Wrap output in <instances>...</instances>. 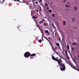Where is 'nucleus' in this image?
<instances>
[{
    "label": "nucleus",
    "instance_id": "f257e3e1",
    "mask_svg": "<svg viewBox=\"0 0 79 79\" xmlns=\"http://www.w3.org/2000/svg\"><path fill=\"white\" fill-rule=\"evenodd\" d=\"M52 58L53 60H55L56 61H57L58 62V64H60V69L62 71H65V69H66V67H65V65L64 64H62V60H61L58 59H56L55 57L54 56H52Z\"/></svg>",
    "mask_w": 79,
    "mask_h": 79
},
{
    "label": "nucleus",
    "instance_id": "f03ea898",
    "mask_svg": "<svg viewBox=\"0 0 79 79\" xmlns=\"http://www.w3.org/2000/svg\"><path fill=\"white\" fill-rule=\"evenodd\" d=\"M66 63H67V64H69L70 66L72 68H73L74 69H75V70H77V71H79V69L76 68V67L73 66V64H71V63L70 62H69V61H67L66 60Z\"/></svg>",
    "mask_w": 79,
    "mask_h": 79
},
{
    "label": "nucleus",
    "instance_id": "7ed1b4c3",
    "mask_svg": "<svg viewBox=\"0 0 79 79\" xmlns=\"http://www.w3.org/2000/svg\"><path fill=\"white\" fill-rule=\"evenodd\" d=\"M24 55L25 58H29L31 56V53L29 52H25Z\"/></svg>",
    "mask_w": 79,
    "mask_h": 79
},
{
    "label": "nucleus",
    "instance_id": "20e7f679",
    "mask_svg": "<svg viewBox=\"0 0 79 79\" xmlns=\"http://www.w3.org/2000/svg\"><path fill=\"white\" fill-rule=\"evenodd\" d=\"M50 45H51V46L52 47V50H53V51H54L55 52V48H53V45H52V43H50Z\"/></svg>",
    "mask_w": 79,
    "mask_h": 79
},
{
    "label": "nucleus",
    "instance_id": "39448f33",
    "mask_svg": "<svg viewBox=\"0 0 79 79\" xmlns=\"http://www.w3.org/2000/svg\"><path fill=\"white\" fill-rule=\"evenodd\" d=\"M36 55V54L33 53L31 54H30V56H35Z\"/></svg>",
    "mask_w": 79,
    "mask_h": 79
},
{
    "label": "nucleus",
    "instance_id": "423d86ee",
    "mask_svg": "<svg viewBox=\"0 0 79 79\" xmlns=\"http://www.w3.org/2000/svg\"><path fill=\"white\" fill-rule=\"evenodd\" d=\"M42 40H38V41L40 43H41V42H42V41H44V40H43V38H44V37H42Z\"/></svg>",
    "mask_w": 79,
    "mask_h": 79
},
{
    "label": "nucleus",
    "instance_id": "0eeeda50",
    "mask_svg": "<svg viewBox=\"0 0 79 79\" xmlns=\"http://www.w3.org/2000/svg\"><path fill=\"white\" fill-rule=\"evenodd\" d=\"M44 38L45 39H46V40H47L48 41V42L50 43H50H51V42H50V41H49V40H48V38H47L46 37H44Z\"/></svg>",
    "mask_w": 79,
    "mask_h": 79
},
{
    "label": "nucleus",
    "instance_id": "6e6552de",
    "mask_svg": "<svg viewBox=\"0 0 79 79\" xmlns=\"http://www.w3.org/2000/svg\"><path fill=\"white\" fill-rule=\"evenodd\" d=\"M63 24L64 26H65V25H66V21H63Z\"/></svg>",
    "mask_w": 79,
    "mask_h": 79
},
{
    "label": "nucleus",
    "instance_id": "1a4fd4ad",
    "mask_svg": "<svg viewBox=\"0 0 79 79\" xmlns=\"http://www.w3.org/2000/svg\"><path fill=\"white\" fill-rule=\"evenodd\" d=\"M59 56L61 58H62V59H64V57H63V56H60V55H59Z\"/></svg>",
    "mask_w": 79,
    "mask_h": 79
},
{
    "label": "nucleus",
    "instance_id": "9d476101",
    "mask_svg": "<svg viewBox=\"0 0 79 79\" xmlns=\"http://www.w3.org/2000/svg\"><path fill=\"white\" fill-rule=\"evenodd\" d=\"M56 46H60V44H59L58 43H56Z\"/></svg>",
    "mask_w": 79,
    "mask_h": 79
},
{
    "label": "nucleus",
    "instance_id": "9b49d317",
    "mask_svg": "<svg viewBox=\"0 0 79 79\" xmlns=\"http://www.w3.org/2000/svg\"><path fill=\"white\" fill-rule=\"evenodd\" d=\"M45 33H48V30H45Z\"/></svg>",
    "mask_w": 79,
    "mask_h": 79
},
{
    "label": "nucleus",
    "instance_id": "f8f14e48",
    "mask_svg": "<svg viewBox=\"0 0 79 79\" xmlns=\"http://www.w3.org/2000/svg\"><path fill=\"white\" fill-rule=\"evenodd\" d=\"M74 10H75V11H76V10H77V7H75L74 8Z\"/></svg>",
    "mask_w": 79,
    "mask_h": 79
},
{
    "label": "nucleus",
    "instance_id": "ddd939ff",
    "mask_svg": "<svg viewBox=\"0 0 79 79\" xmlns=\"http://www.w3.org/2000/svg\"><path fill=\"white\" fill-rule=\"evenodd\" d=\"M33 17L34 18H35V19H37V16L35 17V16H33Z\"/></svg>",
    "mask_w": 79,
    "mask_h": 79
},
{
    "label": "nucleus",
    "instance_id": "4468645a",
    "mask_svg": "<svg viewBox=\"0 0 79 79\" xmlns=\"http://www.w3.org/2000/svg\"><path fill=\"white\" fill-rule=\"evenodd\" d=\"M65 6H66V7H68L69 8L70 7V6L68 5H66Z\"/></svg>",
    "mask_w": 79,
    "mask_h": 79
},
{
    "label": "nucleus",
    "instance_id": "2eb2a0df",
    "mask_svg": "<svg viewBox=\"0 0 79 79\" xmlns=\"http://www.w3.org/2000/svg\"><path fill=\"white\" fill-rule=\"evenodd\" d=\"M48 11H49V13H51V12H52V10H49Z\"/></svg>",
    "mask_w": 79,
    "mask_h": 79
},
{
    "label": "nucleus",
    "instance_id": "dca6fc26",
    "mask_svg": "<svg viewBox=\"0 0 79 79\" xmlns=\"http://www.w3.org/2000/svg\"><path fill=\"white\" fill-rule=\"evenodd\" d=\"M67 48L68 49H69V45H68L67 46Z\"/></svg>",
    "mask_w": 79,
    "mask_h": 79
},
{
    "label": "nucleus",
    "instance_id": "f3484780",
    "mask_svg": "<svg viewBox=\"0 0 79 79\" xmlns=\"http://www.w3.org/2000/svg\"><path fill=\"white\" fill-rule=\"evenodd\" d=\"M41 33L42 34V36H43V35H44V32H43V31H41Z\"/></svg>",
    "mask_w": 79,
    "mask_h": 79
},
{
    "label": "nucleus",
    "instance_id": "a211bd4d",
    "mask_svg": "<svg viewBox=\"0 0 79 79\" xmlns=\"http://www.w3.org/2000/svg\"><path fill=\"white\" fill-rule=\"evenodd\" d=\"M76 44V43H74L73 44H72V45H75Z\"/></svg>",
    "mask_w": 79,
    "mask_h": 79
},
{
    "label": "nucleus",
    "instance_id": "6ab92c4d",
    "mask_svg": "<svg viewBox=\"0 0 79 79\" xmlns=\"http://www.w3.org/2000/svg\"><path fill=\"white\" fill-rule=\"evenodd\" d=\"M72 50L73 51H74V47H72Z\"/></svg>",
    "mask_w": 79,
    "mask_h": 79
},
{
    "label": "nucleus",
    "instance_id": "aec40b11",
    "mask_svg": "<svg viewBox=\"0 0 79 79\" xmlns=\"http://www.w3.org/2000/svg\"><path fill=\"white\" fill-rule=\"evenodd\" d=\"M52 16L53 17H55V14H53L52 15Z\"/></svg>",
    "mask_w": 79,
    "mask_h": 79
},
{
    "label": "nucleus",
    "instance_id": "412c9836",
    "mask_svg": "<svg viewBox=\"0 0 79 79\" xmlns=\"http://www.w3.org/2000/svg\"><path fill=\"white\" fill-rule=\"evenodd\" d=\"M77 55H79V52L78 51L77 52Z\"/></svg>",
    "mask_w": 79,
    "mask_h": 79
},
{
    "label": "nucleus",
    "instance_id": "4be33fe9",
    "mask_svg": "<svg viewBox=\"0 0 79 79\" xmlns=\"http://www.w3.org/2000/svg\"><path fill=\"white\" fill-rule=\"evenodd\" d=\"M48 4H47V3H46L45 6H48Z\"/></svg>",
    "mask_w": 79,
    "mask_h": 79
},
{
    "label": "nucleus",
    "instance_id": "5701e85b",
    "mask_svg": "<svg viewBox=\"0 0 79 79\" xmlns=\"http://www.w3.org/2000/svg\"><path fill=\"white\" fill-rule=\"evenodd\" d=\"M58 40H59V41H60H60H61V39H60V38L58 39Z\"/></svg>",
    "mask_w": 79,
    "mask_h": 79
},
{
    "label": "nucleus",
    "instance_id": "b1692460",
    "mask_svg": "<svg viewBox=\"0 0 79 79\" xmlns=\"http://www.w3.org/2000/svg\"><path fill=\"white\" fill-rule=\"evenodd\" d=\"M44 26H47V24H46V23H44Z\"/></svg>",
    "mask_w": 79,
    "mask_h": 79
},
{
    "label": "nucleus",
    "instance_id": "393cba45",
    "mask_svg": "<svg viewBox=\"0 0 79 79\" xmlns=\"http://www.w3.org/2000/svg\"><path fill=\"white\" fill-rule=\"evenodd\" d=\"M56 54H57V55H60L58 54V52H56Z\"/></svg>",
    "mask_w": 79,
    "mask_h": 79
},
{
    "label": "nucleus",
    "instance_id": "a878e982",
    "mask_svg": "<svg viewBox=\"0 0 79 79\" xmlns=\"http://www.w3.org/2000/svg\"><path fill=\"white\" fill-rule=\"evenodd\" d=\"M65 54H66V55H67V52L66 51H65Z\"/></svg>",
    "mask_w": 79,
    "mask_h": 79
},
{
    "label": "nucleus",
    "instance_id": "bb28decb",
    "mask_svg": "<svg viewBox=\"0 0 79 79\" xmlns=\"http://www.w3.org/2000/svg\"><path fill=\"white\" fill-rule=\"evenodd\" d=\"M72 21H74V19L73 18V19H72Z\"/></svg>",
    "mask_w": 79,
    "mask_h": 79
},
{
    "label": "nucleus",
    "instance_id": "cd10ccee",
    "mask_svg": "<svg viewBox=\"0 0 79 79\" xmlns=\"http://www.w3.org/2000/svg\"><path fill=\"white\" fill-rule=\"evenodd\" d=\"M67 58H68V59H70V57H69L67 56Z\"/></svg>",
    "mask_w": 79,
    "mask_h": 79
},
{
    "label": "nucleus",
    "instance_id": "c85d7f7f",
    "mask_svg": "<svg viewBox=\"0 0 79 79\" xmlns=\"http://www.w3.org/2000/svg\"><path fill=\"white\" fill-rule=\"evenodd\" d=\"M30 59H33V57L31 56V57H30Z\"/></svg>",
    "mask_w": 79,
    "mask_h": 79
},
{
    "label": "nucleus",
    "instance_id": "c756f323",
    "mask_svg": "<svg viewBox=\"0 0 79 79\" xmlns=\"http://www.w3.org/2000/svg\"><path fill=\"white\" fill-rule=\"evenodd\" d=\"M17 2H19V3H21V2H20V1H19V0H17Z\"/></svg>",
    "mask_w": 79,
    "mask_h": 79
},
{
    "label": "nucleus",
    "instance_id": "7c9ffc66",
    "mask_svg": "<svg viewBox=\"0 0 79 79\" xmlns=\"http://www.w3.org/2000/svg\"><path fill=\"white\" fill-rule=\"evenodd\" d=\"M47 9L48 10V9H49V7L47 6Z\"/></svg>",
    "mask_w": 79,
    "mask_h": 79
},
{
    "label": "nucleus",
    "instance_id": "2f4dec72",
    "mask_svg": "<svg viewBox=\"0 0 79 79\" xmlns=\"http://www.w3.org/2000/svg\"><path fill=\"white\" fill-rule=\"evenodd\" d=\"M4 2V1H2V2L1 3V4H3V2Z\"/></svg>",
    "mask_w": 79,
    "mask_h": 79
},
{
    "label": "nucleus",
    "instance_id": "473e14b6",
    "mask_svg": "<svg viewBox=\"0 0 79 79\" xmlns=\"http://www.w3.org/2000/svg\"><path fill=\"white\" fill-rule=\"evenodd\" d=\"M41 9H42V8H40V11H42Z\"/></svg>",
    "mask_w": 79,
    "mask_h": 79
},
{
    "label": "nucleus",
    "instance_id": "72a5a7b5",
    "mask_svg": "<svg viewBox=\"0 0 79 79\" xmlns=\"http://www.w3.org/2000/svg\"><path fill=\"white\" fill-rule=\"evenodd\" d=\"M66 1V0H65L63 2V3H64V2H65Z\"/></svg>",
    "mask_w": 79,
    "mask_h": 79
},
{
    "label": "nucleus",
    "instance_id": "f704fd0d",
    "mask_svg": "<svg viewBox=\"0 0 79 79\" xmlns=\"http://www.w3.org/2000/svg\"><path fill=\"white\" fill-rule=\"evenodd\" d=\"M35 3H36V4H38V2H35Z\"/></svg>",
    "mask_w": 79,
    "mask_h": 79
},
{
    "label": "nucleus",
    "instance_id": "c9c22d12",
    "mask_svg": "<svg viewBox=\"0 0 79 79\" xmlns=\"http://www.w3.org/2000/svg\"><path fill=\"white\" fill-rule=\"evenodd\" d=\"M48 39H51V37H49V38H48Z\"/></svg>",
    "mask_w": 79,
    "mask_h": 79
},
{
    "label": "nucleus",
    "instance_id": "e433bc0d",
    "mask_svg": "<svg viewBox=\"0 0 79 79\" xmlns=\"http://www.w3.org/2000/svg\"><path fill=\"white\" fill-rule=\"evenodd\" d=\"M44 20H43L41 21L42 23H43L44 22Z\"/></svg>",
    "mask_w": 79,
    "mask_h": 79
},
{
    "label": "nucleus",
    "instance_id": "4c0bfd02",
    "mask_svg": "<svg viewBox=\"0 0 79 79\" xmlns=\"http://www.w3.org/2000/svg\"><path fill=\"white\" fill-rule=\"evenodd\" d=\"M52 34L53 35H54V32H53V33Z\"/></svg>",
    "mask_w": 79,
    "mask_h": 79
},
{
    "label": "nucleus",
    "instance_id": "58836bf2",
    "mask_svg": "<svg viewBox=\"0 0 79 79\" xmlns=\"http://www.w3.org/2000/svg\"><path fill=\"white\" fill-rule=\"evenodd\" d=\"M34 0H31L32 2H34Z\"/></svg>",
    "mask_w": 79,
    "mask_h": 79
},
{
    "label": "nucleus",
    "instance_id": "ea45409f",
    "mask_svg": "<svg viewBox=\"0 0 79 79\" xmlns=\"http://www.w3.org/2000/svg\"><path fill=\"white\" fill-rule=\"evenodd\" d=\"M26 2H22L21 3H25Z\"/></svg>",
    "mask_w": 79,
    "mask_h": 79
},
{
    "label": "nucleus",
    "instance_id": "a19ab883",
    "mask_svg": "<svg viewBox=\"0 0 79 79\" xmlns=\"http://www.w3.org/2000/svg\"><path fill=\"white\" fill-rule=\"evenodd\" d=\"M26 4H27V5H28V2L27 3H26Z\"/></svg>",
    "mask_w": 79,
    "mask_h": 79
},
{
    "label": "nucleus",
    "instance_id": "79ce46f5",
    "mask_svg": "<svg viewBox=\"0 0 79 79\" xmlns=\"http://www.w3.org/2000/svg\"><path fill=\"white\" fill-rule=\"evenodd\" d=\"M49 34H50V33H48V35H49Z\"/></svg>",
    "mask_w": 79,
    "mask_h": 79
},
{
    "label": "nucleus",
    "instance_id": "37998d69",
    "mask_svg": "<svg viewBox=\"0 0 79 79\" xmlns=\"http://www.w3.org/2000/svg\"><path fill=\"white\" fill-rule=\"evenodd\" d=\"M43 37H44V38H45V36L44 35H43Z\"/></svg>",
    "mask_w": 79,
    "mask_h": 79
},
{
    "label": "nucleus",
    "instance_id": "c03bdc74",
    "mask_svg": "<svg viewBox=\"0 0 79 79\" xmlns=\"http://www.w3.org/2000/svg\"><path fill=\"white\" fill-rule=\"evenodd\" d=\"M36 11H37V12H39V11H38V10H36Z\"/></svg>",
    "mask_w": 79,
    "mask_h": 79
},
{
    "label": "nucleus",
    "instance_id": "a18cd8bd",
    "mask_svg": "<svg viewBox=\"0 0 79 79\" xmlns=\"http://www.w3.org/2000/svg\"><path fill=\"white\" fill-rule=\"evenodd\" d=\"M55 35H56V33H55Z\"/></svg>",
    "mask_w": 79,
    "mask_h": 79
},
{
    "label": "nucleus",
    "instance_id": "49530a36",
    "mask_svg": "<svg viewBox=\"0 0 79 79\" xmlns=\"http://www.w3.org/2000/svg\"><path fill=\"white\" fill-rule=\"evenodd\" d=\"M77 56H78V58H79V55H77Z\"/></svg>",
    "mask_w": 79,
    "mask_h": 79
},
{
    "label": "nucleus",
    "instance_id": "de8ad7c7",
    "mask_svg": "<svg viewBox=\"0 0 79 79\" xmlns=\"http://www.w3.org/2000/svg\"><path fill=\"white\" fill-rule=\"evenodd\" d=\"M74 28H75V29H77V28L76 27H74Z\"/></svg>",
    "mask_w": 79,
    "mask_h": 79
},
{
    "label": "nucleus",
    "instance_id": "09e8293b",
    "mask_svg": "<svg viewBox=\"0 0 79 79\" xmlns=\"http://www.w3.org/2000/svg\"><path fill=\"white\" fill-rule=\"evenodd\" d=\"M51 4H52V3H53V2H51Z\"/></svg>",
    "mask_w": 79,
    "mask_h": 79
},
{
    "label": "nucleus",
    "instance_id": "8fccbe9b",
    "mask_svg": "<svg viewBox=\"0 0 79 79\" xmlns=\"http://www.w3.org/2000/svg\"><path fill=\"white\" fill-rule=\"evenodd\" d=\"M40 23H41V21L40 22Z\"/></svg>",
    "mask_w": 79,
    "mask_h": 79
},
{
    "label": "nucleus",
    "instance_id": "3c124183",
    "mask_svg": "<svg viewBox=\"0 0 79 79\" xmlns=\"http://www.w3.org/2000/svg\"><path fill=\"white\" fill-rule=\"evenodd\" d=\"M40 2H42V0H40Z\"/></svg>",
    "mask_w": 79,
    "mask_h": 79
},
{
    "label": "nucleus",
    "instance_id": "603ef678",
    "mask_svg": "<svg viewBox=\"0 0 79 79\" xmlns=\"http://www.w3.org/2000/svg\"><path fill=\"white\" fill-rule=\"evenodd\" d=\"M28 6H29V7H30V6H29V5L28 4Z\"/></svg>",
    "mask_w": 79,
    "mask_h": 79
},
{
    "label": "nucleus",
    "instance_id": "864d4df0",
    "mask_svg": "<svg viewBox=\"0 0 79 79\" xmlns=\"http://www.w3.org/2000/svg\"><path fill=\"white\" fill-rule=\"evenodd\" d=\"M40 8H41V7L40 6Z\"/></svg>",
    "mask_w": 79,
    "mask_h": 79
},
{
    "label": "nucleus",
    "instance_id": "5fc2aeb1",
    "mask_svg": "<svg viewBox=\"0 0 79 79\" xmlns=\"http://www.w3.org/2000/svg\"><path fill=\"white\" fill-rule=\"evenodd\" d=\"M57 58H58V57H56V59H57Z\"/></svg>",
    "mask_w": 79,
    "mask_h": 79
},
{
    "label": "nucleus",
    "instance_id": "6e6d98bb",
    "mask_svg": "<svg viewBox=\"0 0 79 79\" xmlns=\"http://www.w3.org/2000/svg\"><path fill=\"white\" fill-rule=\"evenodd\" d=\"M54 49H55V50H56V48H54Z\"/></svg>",
    "mask_w": 79,
    "mask_h": 79
},
{
    "label": "nucleus",
    "instance_id": "4d7b16f0",
    "mask_svg": "<svg viewBox=\"0 0 79 79\" xmlns=\"http://www.w3.org/2000/svg\"><path fill=\"white\" fill-rule=\"evenodd\" d=\"M18 29H19V27H18Z\"/></svg>",
    "mask_w": 79,
    "mask_h": 79
},
{
    "label": "nucleus",
    "instance_id": "13d9d810",
    "mask_svg": "<svg viewBox=\"0 0 79 79\" xmlns=\"http://www.w3.org/2000/svg\"><path fill=\"white\" fill-rule=\"evenodd\" d=\"M78 39H79V37H78Z\"/></svg>",
    "mask_w": 79,
    "mask_h": 79
},
{
    "label": "nucleus",
    "instance_id": "bf43d9fd",
    "mask_svg": "<svg viewBox=\"0 0 79 79\" xmlns=\"http://www.w3.org/2000/svg\"><path fill=\"white\" fill-rule=\"evenodd\" d=\"M68 3H69V2H68Z\"/></svg>",
    "mask_w": 79,
    "mask_h": 79
},
{
    "label": "nucleus",
    "instance_id": "052dcab7",
    "mask_svg": "<svg viewBox=\"0 0 79 79\" xmlns=\"http://www.w3.org/2000/svg\"><path fill=\"white\" fill-rule=\"evenodd\" d=\"M29 2H31V1H29Z\"/></svg>",
    "mask_w": 79,
    "mask_h": 79
}]
</instances>
